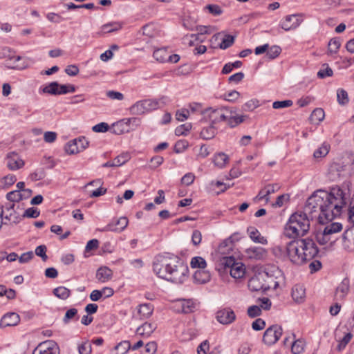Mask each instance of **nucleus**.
Masks as SVG:
<instances>
[{"instance_id": "obj_1", "label": "nucleus", "mask_w": 354, "mask_h": 354, "mask_svg": "<svg viewBox=\"0 0 354 354\" xmlns=\"http://www.w3.org/2000/svg\"><path fill=\"white\" fill-rule=\"evenodd\" d=\"M346 204L343 190L333 187L330 192L317 190L310 196L305 205L304 212L292 214L284 229V234L289 238L304 236L310 229V221L317 218L320 223L331 221L340 215L342 207Z\"/></svg>"}, {"instance_id": "obj_2", "label": "nucleus", "mask_w": 354, "mask_h": 354, "mask_svg": "<svg viewBox=\"0 0 354 354\" xmlns=\"http://www.w3.org/2000/svg\"><path fill=\"white\" fill-rule=\"evenodd\" d=\"M153 270L159 277L167 281L183 283L188 277L189 269L177 256L165 253L156 256Z\"/></svg>"}, {"instance_id": "obj_3", "label": "nucleus", "mask_w": 354, "mask_h": 354, "mask_svg": "<svg viewBox=\"0 0 354 354\" xmlns=\"http://www.w3.org/2000/svg\"><path fill=\"white\" fill-rule=\"evenodd\" d=\"M287 254L294 264L302 265L314 259L319 250L311 239H301L290 241L286 245Z\"/></svg>"}, {"instance_id": "obj_4", "label": "nucleus", "mask_w": 354, "mask_h": 354, "mask_svg": "<svg viewBox=\"0 0 354 354\" xmlns=\"http://www.w3.org/2000/svg\"><path fill=\"white\" fill-rule=\"evenodd\" d=\"M221 264L225 270L229 269L230 275L235 279L242 278L245 273V266L241 262H238L233 257H225L221 260Z\"/></svg>"}, {"instance_id": "obj_5", "label": "nucleus", "mask_w": 354, "mask_h": 354, "mask_svg": "<svg viewBox=\"0 0 354 354\" xmlns=\"http://www.w3.org/2000/svg\"><path fill=\"white\" fill-rule=\"evenodd\" d=\"M261 273L266 276L264 277L266 290H268L271 288H277L279 286V281L277 279L282 277L281 270L276 266H268L261 271Z\"/></svg>"}, {"instance_id": "obj_6", "label": "nucleus", "mask_w": 354, "mask_h": 354, "mask_svg": "<svg viewBox=\"0 0 354 354\" xmlns=\"http://www.w3.org/2000/svg\"><path fill=\"white\" fill-rule=\"evenodd\" d=\"M159 102L156 100L146 99L136 102L130 108V112L133 115H142L146 112L158 108Z\"/></svg>"}, {"instance_id": "obj_7", "label": "nucleus", "mask_w": 354, "mask_h": 354, "mask_svg": "<svg viewBox=\"0 0 354 354\" xmlns=\"http://www.w3.org/2000/svg\"><path fill=\"white\" fill-rule=\"evenodd\" d=\"M351 166L344 162H334L329 168V178L331 180L337 181L347 177L351 174Z\"/></svg>"}, {"instance_id": "obj_8", "label": "nucleus", "mask_w": 354, "mask_h": 354, "mask_svg": "<svg viewBox=\"0 0 354 354\" xmlns=\"http://www.w3.org/2000/svg\"><path fill=\"white\" fill-rule=\"evenodd\" d=\"M282 335V328L279 325H272L268 328L263 336V341L268 345L275 344Z\"/></svg>"}, {"instance_id": "obj_9", "label": "nucleus", "mask_w": 354, "mask_h": 354, "mask_svg": "<svg viewBox=\"0 0 354 354\" xmlns=\"http://www.w3.org/2000/svg\"><path fill=\"white\" fill-rule=\"evenodd\" d=\"M201 113L207 116L212 123L215 124L221 121H226L228 115L223 113V109L208 108L204 111H201Z\"/></svg>"}, {"instance_id": "obj_10", "label": "nucleus", "mask_w": 354, "mask_h": 354, "mask_svg": "<svg viewBox=\"0 0 354 354\" xmlns=\"http://www.w3.org/2000/svg\"><path fill=\"white\" fill-rule=\"evenodd\" d=\"M32 354H59V347L54 341H45L34 349Z\"/></svg>"}, {"instance_id": "obj_11", "label": "nucleus", "mask_w": 354, "mask_h": 354, "mask_svg": "<svg viewBox=\"0 0 354 354\" xmlns=\"http://www.w3.org/2000/svg\"><path fill=\"white\" fill-rule=\"evenodd\" d=\"M266 275L263 273H261V271L256 273L253 277H252L248 281V286L251 291L257 292V291H266L265 287V280L264 277Z\"/></svg>"}, {"instance_id": "obj_12", "label": "nucleus", "mask_w": 354, "mask_h": 354, "mask_svg": "<svg viewBox=\"0 0 354 354\" xmlns=\"http://www.w3.org/2000/svg\"><path fill=\"white\" fill-rule=\"evenodd\" d=\"M129 221L127 217L122 216L116 221H113L100 230L101 232H121L128 225Z\"/></svg>"}, {"instance_id": "obj_13", "label": "nucleus", "mask_w": 354, "mask_h": 354, "mask_svg": "<svg viewBox=\"0 0 354 354\" xmlns=\"http://www.w3.org/2000/svg\"><path fill=\"white\" fill-rule=\"evenodd\" d=\"M24 161L16 152H10L6 157V165L10 170L19 169L24 166Z\"/></svg>"}, {"instance_id": "obj_14", "label": "nucleus", "mask_w": 354, "mask_h": 354, "mask_svg": "<svg viewBox=\"0 0 354 354\" xmlns=\"http://www.w3.org/2000/svg\"><path fill=\"white\" fill-rule=\"evenodd\" d=\"M216 319L219 323L227 325L232 324L236 319V315L233 310L225 308L218 310Z\"/></svg>"}, {"instance_id": "obj_15", "label": "nucleus", "mask_w": 354, "mask_h": 354, "mask_svg": "<svg viewBox=\"0 0 354 354\" xmlns=\"http://www.w3.org/2000/svg\"><path fill=\"white\" fill-rule=\"evenodd\" d=\"M279 189L280 186L278 184H268L259 191L254 200L257 201L264 200L268 203L270 201L269 196Z\"/></svg>"}, {"instance_id": "obj_16", "label": "nucleus", "mask_w": 354, "mask_h": 354, "mask_svg": "<svg viewBox=\"0 0 354 354\" xmlns=\"http://www.w3.org/2000/svg\"><path fill=\"white\" fill-rule=\"evenodd\" d=\"M297 15H288L280 22V27L286 31L297 28L301 23Z\"/></svg>"}, {"instance_id": "obj_17", "label": "nucleus", "mask_w": 354, "mask_h": 354, "mask_svg": "<svg viewBox=\"0 0 354 354\" xmlns=\"http://www.w3.org/2000/svg\"><path fill=\"white\" fill-rule=\"evenodd\" d=\"M15 205L14 204H8L6 206H1V212H0V217L2 219L3 213H4V209L9 212V214L6 215L4 218L6 220L8 221H12L13 223L17 224L19 223L21 220V216L16 213V212L14 210Z\"/></svg>"}, {"instance_id": "obj_18", "label": "nucleus", "mask_w": 354, "mask_h": 354, "mask_svg": "<svg viewBox=\"0 0 354 354\" xmlns=\"http://www.w3.org/2000/svg\"><path fill=\"white\" fill-rule=\"evenodd\" d=\"M20 322L19 315L15 313H8L4 315L0 320V328L14 326Z\"/></svg>"}, {"instance_id": "obj_19", "label": "nucleus", "mask_w": 354, "mask_h": 354, "mask_svg": "<svg viewBox=\"0 0 354 354\" xmlns=\"http://www.w3.org/2000/svg\"><path fill=\"white\" fill-rule=\"evenodd\" d=\"M342 230V225L340 223H333L326 225L323 230L329 236L331 243H335L337 240L336 234L341 232Z\"/></svg>"}, {"instance_id": "obj_20", "label": "nucleus", "mask_w": 354, "mask_h": 354, "mask_svg": "<svg viewBox=\"0 0 354 354\" xmlns=\"http://www.w3.org/2000/svg\"><path fill=\"white\" fill-rule=\"evenodd\" d=\"M156 328V323L145 322L137 328L136 333L142 337H149Z\"/></svg>"}, {"instance_id": "obj_21", "label": "nucleus", "mask_w": 354, "mask_h": 354, "mask_svg": "<svg viewBox=\"0 0 354 354\" xmlns=\"http://www.w3.org/2000/svg\"><path fill=\"white\" fill-rule=\"evenodd\" d=\"M350 288V282L348 278H344L339 284L335 291V299L337 300H342L347 295Z\"/></svg>"}, {"instance_id": "obj_22", "label": "nucleus", "mask_w": 354, "mask_h": 354, "mask_svg": "<svg viewBox=\"0 0 354 354\" xmlns=\"http://www.w3.org/2000/svg\"><path fill=\"white\" fill-rule=\"evenodd\" d=\"M111 131L115 134L120 135L130 131L131 127H129L127 122L125 121L124 118L113 124Z\"/></svg>"}, {"instance_id": "obj_23", "label": "nucleus", "mask_w": 354, "mask_h": 354, "mask_svg": "<svg viewBox=\"0 0 354 354\" xmlns=\"http://www.w3.org/2000/svg\"><path fill=\"white\" fill-rule=\"evenodd\" d=\"M247 232L250 238L255 243L266 245L268 243L267 239L261 236V233L254 227H248Z\"/></svg>"}, {"instance_id": "obj_24", "label": "nucleus", "mask_w": 354, "mask_h": 354, "mask_svg": "<svg viewBox=\"0 0 354 354\" xmlns=\"http://www.w3.org/2000/svg\"><path fill=\"white\" fill-rule=\"evenodd\" d=\"M193 278L196 283L203 284L210 280L211 275L207 270L203 269L196 270L194 274Z\"/></svg>"}, {"instance_id": "obj_25", "label": "nucleus", "mask_w": 354, "mask_h": 354, "mask_svg": "<svg viewBox=\"0 0 354 354\" xmlns=\"http://www.w3.org/2000/svg\"><path fill=\"white\" fill-rule=\"evenodd\" d=\"M153 311V307L151 304H143L138 306V314L140 319H147Z\"/></svg>"}, {"instance_id": "obj_26", "label": "nucleus", "mask_w": 354, "mask_h": 354, "mask_svg": "<svg viewBox=\"0 0 354 354\" xmlns=\"http://www.w3.org/2000/svg\"><path fill=\"white\" fill-rule=\"evenodd\" d=\"M246 253L251 259H261L266 255L265 249L261 247H252L246 250Z\"/></svg>"}, {"instance_id": "obj_27", "label": "nucleus", "mask_w": 354, "mask_h": 354, "mask_svg": "<svg viewBox=\"0 0 354 354\" xmlns=\"http://www.w3.org/2000/svg\"><path fill=\"white\" fill-rule=\"evenodd\" d=\"M112 270L106 267L100 268L96 272V278L102 283L108 281L111 279Z\"/></svg>"}, {"instance_id": "obj_28", "label": "nucleus", "mask_w": 354, "mask_h": 354, "mask_svg": "<svg viewBox=\"0 0 354 354\" xmlns=\"http://www.w3.org/2000/svg\"><path fill=\"white\" fill-rule=\"evenodd\" d=\"M305 297V289L300 285H295L292 289V297L296 302H301Z\"/></svg>"}, {"instance_id": "obj_29", "label": "nucleus", "mask_w": 354, "mask_h": 354, "mask_svg": "<svg viewBox=\"0 0 354 354\" xmlns=\"http://www.w3.org/2000/svg\"><path fill=\"white\" fill-rule=\"evenodd\" d=\"M122 26L118 22L108 23L101 26V32H98V34L102 35L105 33H111L120 30Z\"/></svg>"}, {"instance_id": "obj_30", "label": "nucleus", "mask_w": 354, "mask_h": 354, "mask_svg": "<svg viewBox=\"0 0 354 354\" xmlns=\"http://www.w3.org/2000/svg\"><path fill=\"white\" fill-rule=\"evenodd\" d=\"M214 124H212L211 122L210 125L204 127L201 131V137L204 140H209L213 138L216 133V129H215Z\"/></svg>"}, {"instance_id": "obj_31", "label": "nucleus", "mask_w": 354, "mask_h": 354, "mask_svg": "<svg viewBox=\"0 0 354 354\" xmlns=\"http://www.w3.org/2000/svg\"><path fill=\"white\" fill-rule=\"evenodd\" d=\"M17 180L14 174H8L0 179V189H8Z\"/></svg>"}, {"instance_id": "obj_32", "label": "nucleus", "mask_w": 354, "mask_h": 354, "mask_svg": "<svg viewBox=\"0 0 354 354\" xmlns=\"http://www.w3.org/2000/svg\"><path fill=\"white\" fill-rule=\"evenodd\" d=\"M228 160V156L224 153H218L214 158V165L219 168L225 167Z\"/></svg>"}, {"instance_id": "obj_33", "label": "nucleus", "mask_w": 354, "mask_h": 354, "mask_svg": "<svg viewBox=\"0 0 354 354\" xmlns=\"http://www.w3.org/2000/svg\"><path fill=\"white\" fill-rule=\"evenodd\" d=\"M324 111L321 108L315 109L311 113L310 116V120L313 123H319L324 118Z\"/></svg>"}, {"instance_id": "obj_34", "label": "nucleus", "mask_w": 354, "mask_h": 354, "mask_svg": "<svg viewBox=\"0 0 354 354\" xmlns=\"http://www.w3.org/2000/svg\"><path fill=\"white\" fill-rule=\"evenodd\" d=\"M79 318L77 315V309L72 308L68 309L63 318V322L64 324H68L72 320H77Z\"/></svg>"}, {"instance_id": "obj_35", "label": "nucleus", "mask_w": 354, "mask_h": 354, "mask_svg": "<svg viewBox=\"0 0 354 354\" xmlns=\"http://www.w3.org/2000/svg\"><path fill=\"white\" fill-rule=\"evenodd\" d=\"M153 56L157 61L165 62L168 57L167 50L166 48H158L154 50Z\"/></svg>"}, {"instance_id": "obj_36", "label": "nucleus", "mask_w": 354, "mask_h": 354, "mask_svg": "<svg viewBox=\"0 0 354 354\" xmlns=\"http://www.w3.org/2000/svg\"><path fill=\"white\" fill-rule=\"evenodd\" d=\"M190 266L192 268L203 270L207 266L205 260L201 257H194L192 259Z\"/></svg>"}, {"instance_id": "obj_37", "label": "nucleus", "mask_w": 354, "mask_h": 354, "mask_svg": "<svg viewBox=\"0 0 354 354\" xmlns=\"http://www.w3.org/2000/svg\"><path fill=\"white\" fill-rule=\"evenodd\" d=\"M54 295L61 299H67L71 294L70 290L64 286H60L53 290Z\"/></svg>"}, {"instance_id": "obj_38", "label": "nucleus", "mask_w": 354, "mask_h": 354, "mask_svg": "<svg viewBox=\"0 0 354 354\" xmlns=\"http://www.w3.org/2000/svg\"><path fill=\"white\" fill-rule=\"evenodd\" d=\"M315 238L317 241L320 245H326L328 243H330V245H333L334 243H331L330 239L329 238V236H328V235H326L324 230L317 232L315 234Z\"/></svg>"}, {"instance_id": "obj_39", "label": "nucleus", "mask_w": 354, "mask_h": 354, "mask_svg": "<svg viewBox=\"0 0 354 354\" xmlns=\"http://www.w3.org/2000/svg\"><path fill=\"white\" fill-rule=\"evenodd\" d=\"M304 342L301 339L295 340L291 343V351L293 354H300L304 349Z\"/></svg>"}, {"instance_id": "obj_40", "label": "nucleus", "mask_w": 354, "mask_h": 354, "mask_svg": "<svg viewBox=\"0 0 354 354\" xmlns=\"http://www.w3.org/2000/svg\"><path fill=\"white\" fill-rule=\"evenodd\" d=\"M59 84L57 82H53L43 88L42 92L51 95H57Z\"/></svg>"}, {"instance_id": "obj_41", "label": "nucleus", "mask_w": 354, "mask_h": 354, "mask_svg": "<svg viewBox=\"0 0 354 354\" xmlns=\"http://www.w3.org/2000/svg\"><path fill=\"white\" fill-rule=\"evenodd\" d=\"M232 111H230V115H228V118H227V124L230 127H234L237 126L238 124L242 123L244 120V116H233L232 115Z\"/></svg>"}, {"instance_id": "obj_42", "label": "nucleus", "mask_w": 354, "mask_h": 354, "mask_svg": "<svg viewBox=\"0 0 354 354\" xmlns=\"http://www.w3.org/2000/svg\"><path fill=\"white\" fill-rule=\"evenodd\" d=\"M235 37L230 35H225L224 37L221 39V42L219 44L221 49H227L230 47L234 42Z\"/></svg>"}, {"instance_id": "obj_43", "label": "nucleus", "mask_w": 354, "mask_h": 354, "mask_svg": "<svg viewBox=\"0 0 354 354\" xmlns=\"http://www.w3.org/2000/svg\"><path fill=\"white\" fill-rule=\"evenodd\" d=\"M6 198L11 202H19L25 198L19 190H14L6 194Z\"/></svg>"}, {"instance_id": "obj_44", "label": "nucleus", "mask_w": 354, "mask_h": 354, "mask_svg": "<svg viewBox=\"0 0 354 354\" xmlns=\"http://www.w3.org/2000/svg\"><path fill=\"white\" fill-rule=\"evenodd\" d=\"M260 105L259 102L257 99H252L246 102L242 106L244 111H252Z\"/></svg>"}, {"instance_id": "obj_45", "label": "nucleus", "mask_w": 354, "mask_h": 354, "mask_svg": "<svg viewBox=\"0 0 354 354\" xmlns=\"http://www.w3.org/2000/svg\"><path fill=\"white\" fill-rule=\"evenodd\" d=\"M181 310L183 313H189L193 311L194 307V302L192 300H181Z\"/></svg>"}, {"instance_id": "obj_46", "label": "nucleus", "mask_w": 354, "mask_h": 354, "mask_svg": "<svg viewBox=\"0 0 354 354\" xmlns=\"http://www.w3.org/2000/svg\"><path fill=\"white\" fill-rule=\"evenodd\" d=\"M323 68L317 72V77L324 79L326 77H331L333 74V70L328 66L327 64H323Z\"/></svg>"}, {"instance_id": "obj_47", "label": "nucleus", "mask_w": 354, "mask_h": 354, "mask_svg": "<svg viewBox=\"0 0 354 354\" xmlns=\"http://www.w3.org/2000/svg\"><path fill=\"white\" fill-rule=\"evenodd\" d=\"M337 97L338 103L341 105H344L348 102V93L342 88H339L337 91Z\"/></svg>"}, {"instance_id": "obj_48", "label": "nucleus", "mask_w": 354, "mask_h": 354, "mask_svg": "<svg viewBox=\"0 0 354 354\" xmlns=\"http://www.w3.org/2000/svg\"><path fill=\"white\" fill-rule=\"evenodd\" d=\"M192 129V124L191 123H185L182 125L178 126L175 129V134L178 136H185L187 135V132L190 131Z\"/></svg>"}, {"instance_id": "obj_49", "label": "nucleus", "mask_w": 354, "mask_h": 354, "mask_svg": "<svg viewBox=\"0 0 354 354\" xmlns=\"http://www.w3.org/2000/svg\"><path fill=\"white\" fill-rule=\"evenodd\" d=\"M130 348L131 343L127 340L122 341L115 347V349L118 350L120 352V354H126Z\"/></svg>"}, {"instance_id": "obj_50", "label": "nucleus", "mask_w": 354, "mask_h": 354, "mask_svg": "<svg viewBox=\"0 0 354 354\" xmlns=\"http://www.w3.org/2000/svg\"><path fill=\"white\" fill-rule=\"evenodd\" d=\"M281 52V49L278 46H272L270 48H268L266 51V56L270 59H275L277 57Z\"/></svg>"}, {"instance_id": "obj_51", "label": "nucleus", "mask_w": 354, "mask_h": 354, "mask_svg": "<svg viewBox=\"0 0 354 354\" xmlns=\"http://www.w3.org/2000/svg\"><path fill=\"white\" fill-rule=\"evenodd\" d=\"M130 159V155L128 153H123L117 157H115L113 160L115 167H119L124 165Z\"/></svg>"}, {"instance_id": "obj_52", "label": "nucleus", "mask_w": 354, "mask_h": 354, "mask_svg": "<svg viewBox=\"0 0 354 354\" xmlns=\"http://www.w3.org/2000/svg\"><path fill=\"white\" fill-rule=\"evenodd\" d=\"M328 151L329 146L324 143L319 149L315 151L313 156L316 158L324 157L328 154Z\"/></svg>"}, {"instance_id": "obj_53", "label": "nucleus", "mask_w": 354, "mask_h": 354, "mask_svg": "<svg viewBox=\"0 0 354 354\" xmlns=\"http://www.w3.org/2000/svg\"><path fill=\"white\" fill-rule=\"evenodd\" d=\"M341 46V42L337 38H333L328 43V51L330 53H336Z\"/></svg>"}, {"instance_id": "obj_54", "label": "nucleus", "mask_w": 354, "mask_h": 354, "mask_svg": "<svg viewBox=\"0 0 354 354\" xmlns=\"http://www.w3.org/2000/svg\"><path fill=\"white\" fill-rule=\"evenodd\" d=\"M75 144H77V147L80 151L86 149L89 145V142L86 140L85 137H80L78 138L73 140Z\"/></svg>"}, {"instance_id": "obj_55", "label": "nucleus", "mask_w": 354, "mask_h": 354, "mask_svg": "<svg viewBox=\"0 0 354 354\" xmlns=\"http://www.w3.org/2000/svg\"><path fill=\"white\" fill-rule=\"evenodd\" d=\"M65 151L68 154H75L80 152L77 144L74 142V140H71L68 142L64 147Z\"/></svg>"}, {"instance_id": "obj_56", "label": "nucleus", "mask_w": 354, "mask_h": 354, "mask_svg": "<svg viewBox=\"0 0 354 354\" xmlns=\"http://www.w3.org/2000/svg\"><path fill=\"white\" fill-rule=\"evenodd\" d=\"M46 251V246L45 245H40L35 248V254L40 257L43 261H46L48 259Z\"/></svg>"}, {"instance_id": "obj_57", "label": "nucleus", "mask_w": 354, "mask_h": 354, "mask_svg": "<svg viewBox=\"0 0 354 354\" xmlns=\"http://www.w3.org/2000/svg\"><path fill=\"white\" fill-rule=\"evenodd\" d=\"M293 102L290 100L283 101H275L272 104V107L274 109H279L286 107H290L292 105Z\"/></svg>"}, {"instance_id": "obj_58", "label": "nucleus", "mask_w": 354, "mask_h": 354, "mask_svg": "<svg viewBox=\"0 0 354 354\" xmlns=\"http://www.w3.org/2000/svg\"><path fill=\"white\" fill-rule=\"evenodd\" d=\"M45 176L46 173L44 169L42 168L37 169L35 171H34L30 175V179L34 181L42 180L45 178Z\"/></svg>"}, {"instance_id": "obj_59", "label": "nucleus", "mask_w": 354, "mask_h": 354, "mask_svg": "<svg viewBox=\"0 0 354 354\" xmlns=\"http://www.w3.org/2000/svg\"><path fill=\"white\" fill-rule=\"evenodd\" d=\"M261 309L259 306L253 305L248 308V315L249 317L254 318L261 315Z\"/></svg>"}, {"instance_id": "obj_60", "label": "nucleus", "mask_w": 354, "mask_h": 354, "mask_svg": "<svg viewBox=\"0 0 354 354\" xmlns=\"http://www.w3.org/2000/svg\"><path fill=\"white\" fill-rule=\"evenodd\" d=\"M205 9H207L209 13L214 16H218L223 12L221 7L216 4L207 5L205 6Z\"/></svg>"}, {"instance_id": "obj_61", "label": "nucleus", "mask_w": 354, "mask_h": 354, "mask_svg": "<svg viewBox=\"0 0 354 354\" xmlns=\"http://www.w3.org/2000/svg\"><path fill=\"white\" fill-rule=\"evenodd\" d=\"M78 351L80 354H91V345L89 342H86L82 343L78 346Z\"/></svg>"}, {"instance_id": "obj_62", "label": "nucleus", "mask_w": 354, "mask_h": 354, "mask_svg": "<svg viewBox=\"0 0 354 354\" xmlns=\"http://www.w3.org/2000/svg\"><path fill=\"white\" fill-rule=\"evenodd\" d=\"M109 129V126L106 122H100L92 127V129L95 132L104 133L106 132Z\"/></svg>"}, {"instance_id": "obj_63", "label": "nucleus", "mask_w": 354, "mask_h": 354, "mask_svg": "<svg viewBox=\"0 0 354 354\" xmlns=\"http://www.w3.org/2000/svg\"><path fill=\"white\" fill-rule=\"evenodd\" d=\"M259 306L261 309H263L268 310L270 308L272 302L270 299L268 297H263L259 299Z\"/></svg>"}, {"instance_id": "obj_64", "label": "nucleus", "mask_w": 354, "mask_h": 354, "mask_svg": "<svg viewBox=\"0 0 354 354\" xmlns=\"http://www.w3.org/2000/svg\"><path fill=\"white\" fill-rule=\"evenodd\" d=\"M39 216V212L33 207L28 208L21 217L37 218Z\"/></svg>"}]
</instances>
